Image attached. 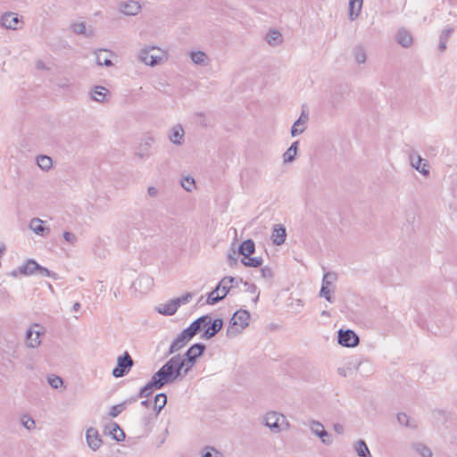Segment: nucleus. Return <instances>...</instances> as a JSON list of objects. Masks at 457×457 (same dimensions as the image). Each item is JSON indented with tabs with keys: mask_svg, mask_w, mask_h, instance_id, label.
Instances as JSON below:
<instances>
[{
	"mask_svg": "<svg viewBox=\"0 0 457 457\" xmlns=\"http://www.w3.org/2000/svg\"><path fill=\"white\" fill-rule=\"evenodd\" d=\"M190 371L181 354L172 356L157 372L151 381L140 390V396H147L153 389H161L165 385L183 379Z\"/></svg>",
	"mask_w": 457,
	"mask_h": 457,
	"instance_id": "1",
	"label": "nucleus"
},
{
	"mask_svg": "<svg viewBox=\"0 0 457 457\" xmlns=\"http://www.w3.org/2000/svg\"><path fill=\"white\" fill-rule=\"evenodd\" d=\"M138 62L149 67H155L166 62L169 59L167 51L159 46L145 45L137 54Z\"/></svg>",
	"mask_w": 457,
	"mask_h": 457,
	"instance_id": "2",
	"label": "nucleus"
},
{
	"mask_svg": "<svg viewBox=\"0 0 457 457\" xmlns=\"http://www.w3.org/2000/svg\"><path fill=\"white\" fill-rule=\"evenodd\" d=\"M250 313L246 310L237 311L230 319L229 325L227 328V336L236 337L243 332L249 325Z\"/></svg>",
	"mask_w": 457,
	"mask_h": 457,
	"instance_id": "3",
	"label": "nucleus"
},
{
	"mask_svg": "<svg viewBox=\"0 0 457 457\" xmlns=\"http://www.w3.org/2000/svg\"><path fill=\"white\" fill-rule=\"evenodd\" d=\"M234 283L237 286V281L233 277H224L217 285V287L209 293L207 298L208 304H215L222 300L234 287Z\"/></svg>",
	"mask_w": 457,
	"mask_h": 457,
	"instance_id": "4",
	"label": "nucleus"
},
{
	"mask_svg": "<svg viewBox=\"0 0 457 457\" xmlns=\"http://www.w3.org/2000/svg\"><path fill=\"white\" fill-rule=\"evenodd\" d=\"M262 424L268 428H287L289 422L281 412L270 411L262 417Z\"/></svg>",
	"mask_w": 457,
	"mask_h": 457,
	"instance_id": "5",
	"label": "nucleus"
},
{
	"mask_svg": "<svg viewBox=\"0 0 457 457\" xmlns=\"http://www.w3.org/2000/svg\"><path fill=\"white\" fill-rule=\"evenodd\" d=\"M45 328L38 323H34L26 332V345L29 348H37L41 345Z\"/></svg>",
	"mask_w": 457,
	"mask_h": 457,
	"instance_id": "6",
	"label": "nucleus"
},
{
	"mask_svg": "<svg viewBox=\"0 0 457 457\" xmlns=\"http://www.w3.org/2000/svg\"><path fill=\"white\" fill-rule=\"evenodd\" d=\"M133 360L128 352L117 358V366L112 370V376L121 378L130 370L133 366Z\"/></svg>",
	"mask_w": 457,
	"mask_h": 457,
	"instance_id": "7",
	"label": "nucleus"
},
{
	"mask_svg": "<svg viewBox=\"0 0 457 457\" xmlns=\"http://www.w3.org/2000/svg\"><path fill=\"white\" fill-rule=\"evenodd\" d=\"M204 350L205 345L204 344L198 343L193 345L190 348H188L185 354L181 355L188 365L190 370L195 365L197 358L204 353Z\"/></svg>",
	"mask_w": 457,
	"mask_h": 457,
	"instance_id": "8",
	"label": "nucleus"
},
{
	"mask_svg": "<svg viewBox=\"0 0 457 457\" xmlns=\"http://www.w3.org/2000/svg\"><path fill=\"white\" fill-rule=\"evenodd\" d=\"M359 337L356 333L351 329L338 331L337 342L339 345L345 347H354L359 344Z\"/></svg>",
	"mask_w": 457,
	"mask_h": 457,
	"instance_id": "9",
	"label": "nucleus"
},
{
	"mask_svg": "<svg viewBox=\"0 0 457 457\" xmlns=\"http://www.w3.org/2000/svg\"><path fill=\"white\" fill-rule=\"evenodd\" d=\"M411 166L425 177L429 176V164L419 154L413 152L409 155Z\"/></svg>",
	"mask_w": 457,
	"mask_h": 457,
	"instance_id": "10",
	"label": "nucleus"
},
{
	"mask_svg": "<svg viewBox=\"0 0 457 457\" xmlns=\"http://www.w3.org/2000/svg\"><path fill=\"white\" fill-rule=\"evenodd\" d=\"M154 278L147 274H141L133 282V287L140 294L148 293L154 287Z\"/></svg>",
	"mask_w": 457,
	"mask_h": 457,
	"instance_id": "11",
	"label": "nucleus"
},
{
	"mask_svg": "<svg viewBox=\"0 0 457 457\" xmlns=\"http://www.w3.org/2000/svg\"><path fill=\"white\" fill-rule=\"evenodd\" d=\"M91 100L99 104H104L108 102L111 97V93L108 88L103 86H95L88 92Z\"/></svg>",
	"mask_w": 457,
	"mask_h": 457,
	"instance_id": "12",
	"label": "nucleus"
},
{
	"mask_svg": "<svg viewBox=\"0 0 457 457\" xmlns=\"http://www.w3.org/2000/svg\"><path fill=\"white\" fill-rule=\"evenodd\" d=\"M119 11L128 16H135L141 11V4L134 0H126L119 4Z\"/></svg>",
	"mask_w": 457,
	"mask_h": 457,
	"instance_id": "13",
	"label": "nucleus"
},
{
	"mask_svg": "<svg viewBox=\"0 0 457 457\" xmlns=\"http://www.w3.org/2000/svg\"><path fill=\"white\" fill-rule=\"evenodd\" d=\"M1 24L8 29L16 30L22 24L21 19L14 12H6L1 18Z\"/></svg>",
	"mask_w": 457,
	"mask_h": 457,
	"instance_id": "14",
	"label": "nucleus"
},
{
	"mask_svg": "<svg viewBox=\"0 0 457 457\" xmlns=\"http://www.w3.org/2000/svg\"><path fill=\"white\" fill-rule=\"evenodd\" d=\"M96 61L99 66L111 67L113 65L112 58L116 57L115 53L107 49H98L95 52Z\"/></svg>",
	"mask_w": 457,
	"mask_h": 457,
	"instance_id": "15",
	"label": "nucleus"
},
{
	"mask_svg": "<svg viewBox=\"0 0 457 457\" xmlns=\"http://www.w3.org/2000/svg\"><path fill=\"white\" fill-rule=\"evenodd\" d=\"M309 120V113L306 111H303L300 117L294 122L290 134L292 137H296L303 134L306 128Z\"/></svg>",
	"mask_w": 457,
	"mask_h": 457,
	"instance_id": "16",
	"label": "nucleus"
},
{
	"mask_svg": "<svg viewBox=\"0 0 457 457\" xmlns=\"http://www.w3.org/2000/svg\"><path fill=\"white\" fill-rule=\"evenodd\" d=\"M212 318L210 315H204L195 321H193L188 328H186L187 334L191 337H195L198 332H200L204 327L211 323Z\"/></svg>",
	"mask_w": 457,
	"mask_h": 457,
	"instance_id": "17",
	"label": "nucleus"
},
{
	"mask_svg": "<svg viewBox=\"0 0 457 457\" xmlns=\"http://www.w3.org/2000/svg\"><path fill=\"white\" fill-rule=\"evenodd\" d=\"M192 338L193 337L187 334L186 329H184L180 334L178 335L175 340L171 343L169 349V353L172 354L174 353L179 352L183 347H185Z\"/></svg>",
	"mask_w": 457,
	"mask_h": 457,
	"instance_id": "18",
	"label": "nucleus"
},
{
	"mask_svg": "<svg viewBox=\"0 0 457 457\" xmlns=\"http://www.w3.org/2000/svg\"><path fill=\"white\" fill-rule=\"evenodd\" d=\"M452 419V414L443 410H435L431 413L433 424L437 427L450 425Z\"/></svg>",
	"mask_w": 457,
	"mask_h": 457,
	"instance_id": "19",
	"label": "nucleus"
},
{
	"mask_svg": "<svg viewBox=\"0 0 457 457\" xmlns=\"http://www.w3.org/2000/svg\"><path fill=\"white\" fill-rule=\"evenodd\" d=\"M185 131L183 127L180 124H177L173 126L168 133L169 140L176 145H181L184 142Z\"/></svg>",
	"mask_w": 457,
	"mask_h": 457,
	"instance_id": "20",
	"label": "nucleus"
},
{
	"mask_svg": "<svg viewBox=\"0 0 457 457\" xmlns=\"http://www.w3.org/2000/svg\"><path fill=\"white\" fill-rule=\"evenodd\" d=\"M396 41L401 46L409 48L413 45V37L408 29L400 28L396 33Z\"/></svg>",
	"mask_w": 457,
	"mask_h": 457,
	"instance_id": "21",
	"label": "nucleus"
},
{
	"mask_svg": "<svg viewBox=\"0 0 457 457\" xmlns=\"http://www.w3.org/2000/svg\"><path fill=\"white\" fill-rule=\"evenodd\" d=\"M287 238L286 228L281 224H277L272 228L271 240L274 245H281Z\"/></svg>",
	"mask_w": 457,
	"mask_h": 457,
	"instance_id": "22",
	"label": "nucleus"
},
{
	"mask_svg": "<svg viewBox=\"0 0 457 457\" xmlns=\"http://www.w3.org/2000/svg\"><path fill=\"white\" fill-rule=\"evenodd\" d=\"M86 439L88 446L96 451L103 445V440L98 430H86Z\"/></svg>",
	"mask_w": 457,
	"mask_h": 457,
	"instance_id": "23",
	"label": "nucleus"
},
{
	"mask_svg": "<svg viewBox=\"0 0 457 457\" xmlns=\"http://www.w3.org/2000/svg\"><path fill=\"white\" fill-rule=\"evenodd\" d=\"M176 304H178V303H175L174 299H170L167 303L156 305L155 311L162 315L171 316L175 314L178 310Z\"/></svg>",
	"mask_w": 457,
	"mask_h": 457,
	"instance_id": "24",
	"label": "nucleus"
},
{
	"mask_svg": "<svg viewBox=\"0 0 457 457\" xmlns=\"http://www.w3.org/2000/svg\"><path fill=\"white\" fill-rule=\"evenodd\" d=\"M29 228L37 235L46 236L50 233V228L43 225V220L39 218H33L29 221Z\"/></svg>",
	"mask_w": 457,
	"mask_h": 457,
	"instance_id": "25",
	"label": "nucleus"
},
{
	"mask_svg": "<svg viewBox=\"0 0 457 457\" xmlns=\"http://www.w3.org/2000/svg\"><path fill=\"white\" fill-rule=\"evenodd\" d=\"M209 326L202 335L204 339H210L213 337L222 328L223 320L221 319H215L212 322L211 321Z\"/></svg>",
	"mask_w": 457,
	"mask_h": 457,
	"instance_id": "26",
	"label": "nucleus"
},
{
	"mask_svg": "<svg viewBox=\"0 0 457 457\" xmlns=\"http://www.w3.org/2000/svg\"><path fill=\"white\" fill-rule=\"evenodd\" d=\"M37 269H39V264L34 260H29L24 265L19 268V271L22 275L29 276L37 273Z\"/></svg>",
	"mask_w": 457,
	"mask_h": 457,
	"instance_id": "27",
	"label": "nucleus"
},
{
	"mask_svg": "<svg viewBox=\"0 0 457 457\" xmlns=\"http://www.w3.org/2000/svg\"><path fill=\"white\" fill-rule=\"evenodd\" d=\"M255 251V245L252 239L245 240L239 246V253L243 257L252 255Z\"/></svg>",
	"mask_w": 457,
	"mask_h": 457,
	"instance_id": "28",
	"label": "nucleus"
},
{
	"mask_svg": "<svg viewBox=\"0 0 457 457\" xmlns=\"http://www.w3.org/2000/svg\"><path fill=\"white\" fill-rule=\"evenodd\" d=\"M36 161L37 166L44 171H48L53 168V159L48 155H38Z\"/></svg>",
	"mask_w": 457,
	"mask_h": 457,
	"instance_id": "29",
	"label": "nucleus"
},
{
	"mask_svg": "<svg viewBox=\"0 0 457 457\" xmlns=\"http://www.w3.org/2000/svg\"><path fill=\"white\" fill-rule=\"evenodd\" d=\"M396 419L399 426L410 428H416L418 426L415 420L404 412H399L396 415Z\"/></svg>",
	"mask_w": 457,
	"mask_h": 457,
	"instance_id": "30",
	"label": "nucleus"
},
{
	"mask_svg": "<svg viewBox=\"0 0 457 457\" xmlns=\"http://www.w3.org/2000/svg\"><path fill=\"white\" fill-rule=\"evenodd\" d=\"M298 141L294 142L289 148L283 154V161L285 163L292 162L297 154Z\"/></svg>",
	"mask_w": 457,
	"mask_h": 457,
	"instance_id": "31",
	"label": "nucleus"
},
{
	"mask_svg": "<svg viewBox=\"0 0 457 457\" xmlns=\"http://www.w3.org/2000/svg\"><path fill=\"white\" fill-rule=\"evenodd\" d=\"M363 0H357V3L354 2L353 5H351V0H349V19L351 21H354L357 19L361 12Z\"/></svg>",
	"mask_w": 457,
	"mask_h": 457,
	"instance_id": "32",
	"label": "nucleus"
},
{
	"mask_svg": "<svg viewBox=\"0 0 457 457\" xmlns=\"http://www.w3.org/2000/svg\"><path fill=\"white\" fill-rule=\"evenodd\" d=\"M191 61L197 65H206L208 56L202 51H193L190 53Z\"/></svg>",
	"mask_w": 457,
	"mask_h": 457,
	"instance_id": "33",
	"label": "nucleus"
},
{
	"mask_svg": "<svg viewBox=\"0 0 457 457\" xmlns=\"http://www.w3.org/2000/svg\"><path fill=\"white\" fill-rule=\"evenodd\" d=\"M412 449L422 457H432V450L424 445L423 443L418 442L412 445Z\"/></svg>",
	"mask_w": 457,
	"mask_h": 457,
	"instance_id": "34",
	"label": "nucleus"
},
{
	"mask_svg": "<svg viewBox=\"0 0 457 457\" xmlns=\"http://www.w3.org/2000/svg\"><path fill=\"white\" fill-rule=\"evenodd\" d=\"M266 40L270 46H277L282 43L283 37L281 33L277 30H272L267 34Z\"/></svg>",
	"mask_w": 457,
	"mask_h": 457,
	"instance_id": "35",
	"label": "nucleus"
},
{
	"mask_svg": "<svg viewBox=\"0 0 457 457\" xmlns=\"http://www.w3.org/2000/svg\"><path fill=\"white\" fill-rule=\"evenodd\" d=\"M335 291V286L331 285H326L322 283L320 291V296L324 297L327 301L329 303H333L334 299L332 298L331 295Z\"/></svg>",
	"mask_w": 457,
	"mask_h": 457,
	"instance_id": "36",
	"label": "nucleus"
},
{
	"mask_svg": "<svg viewBox=\"0 0 457 457\" xmlns=\"http://www.w3.org/2000/svg\"><path fill=\"white\" fill-rule=\"evenodd\" d=\"M354 448L359 456H361V457H370V450H369L366 443L363 440H361V439L358 440L355 444Z\"/></svg>",
	"mask_w": 457,
	"mask_h": 457,
	"instance_id": "37",
	"label": "nucleus"
},
{
	"mask_svg": "<svg viewBox=\"0 0 457 457\" xmlns=\"http://www.w3.org/2000/svg\"><path fill=\"white\" fill-rule=\"evenodd\" d=\"M166 403H167L166 395L164 393H160V394L156 395L154 397V409L157 412H160L162 410V408L165 406Z\"/></svg>",
	"mask_w": 457,
	"mask_h": 457,
	"instance_id": "38",
	"label": "nucleus"
},
{
	"mask_svg": "<svg viewBox=\"0 0 457 457\" xmlns=\"http://www.w3.org/2000/svg\"><path fill=\"white\" fill-rule=\"evenodd\" d=\"M241 262L246 267H253L257 268L262 264V257H251V255L247 257H243Z\"/></svg>",
	"mask_w": 457,
	"mask_h": 457,
	"instance_id": "39",
	"label": "nucleus"
},
{
	"mask_svg": "<svg viewBox=\"0 0 457 457\" xmlns=\"http://www.w3.org/2000/svg\"><path fill=\"white\" fill-rule=\"evenodd\" d=\"M180 184L187 192H192L195 188V180L191 176L183 177Z\"/></svg>",
	"mask_w": 457,
	"mask_h": 457,
	"instance_id": "40",
	"label": "nucleus"
},
{
	"mask_svg": "<svg viewBox=\"0 0 457 457\" xmlns=\"http://www.w3.org/2000/svg\"><path fill=\"white\" fill-rule=\"evenodd\" d=\"M313 434L320 438L322 443L325 445H330L333 441L332 435L328 432V430H312Z\"/></svg>",
	"mask_w": 457,
	"mask_h": 457,
	"instance_id": "41",
	"label": "nucleus"
},
{
	"mask_svg": "<svg viewBox=\"0 0 457 457\" xmlns=\"http://www.w3.org/2000/svg\"><path fill=\"white\" fill-rule=\"evenodd\" d=\"M47 382L51 387L54 389H59L63 386V380L61 377L57 375H50L47 377Z\"/></svg>",
	"mask_w": 457,
	"mask_h": 457,
	"instance_id": "42",
	"label": "nucleus"
},
{
	"mask_svg": "<svg viewBox=\"0 0 457 457\" xmlns=\"http://www.w3.org/2000/svg\"><path fill=\"white\" fill-rule=\"evenodd\" d=\"M354 59L358 63H364L367 59L366 52L364 47L356 46L353 50Z\"/></svg>",
	"mask_w": 457,
	"mask_h": 457,
	"instance_id": "43",
	"label": "nucleus"
},
{
	"mask_svg": "<svg viewBox=\"0 0 457 457\" xmlns=\"http://www.w3.org/2000/svg\"><path fill=\"white\" fill-rule=\"evenodd\" d=\"M130 403H131V400H129V401H125L121 403L112 406L109 411L110 416L116 417L120 412H122L126 409L127 404Z\"/></svg>",
	"mask_w": 457,
	"mask_h": 457,
	"instance_id": "44",
	"label": "nucleus"
},
{
	"mask_svg": "<svg viewBox=\"0 0 457 457\" xmlns=\"http://www.w3.org/2000/svg\"><path fill=\"white\" fill-rule=\"evenodd\" d=\"M72 30L79 35L92 36V32L87 33L85 22H78L72 25Z\"/></svg>",
	"mask_w": 457,
	"mask_h": 457,
	"instance_id": "45",
	"label": "nucleus"
},
{
	"mask_svg": "<svg viewBox=\"0 0 457 457\" xmlns=\"http://www.w3.org/2000/svg\"><path fill=\"white\" fill-rule=\"evenodd\" d=\"M337 279V275L335 272H326L323 275L322 282L326 285L335 286V282Z\"/></svg>",
	"mask_w": 457,
	"mask_h": 457,
	"instance_id": "46",
	"label": "nucleus"
},
{
	"mask_svg": "<svg viewBox=\"0 0 457 457\" xmlns=\"http://www.w3.org/2000/svg\"><path fill=\"white\" fill-rule=\"evenodd\" d=\"M151 148V144L146 142L145 144H142L139 145L138 147V151L137 153V154L140 157V158H144V157H146L149 155L148 152Z\"/></svg>",
	"mask_w": 457,
	"mask_h": 457,
	"instance_id": "47",
	"label": "nucleus"
},
{
	"mask_svg": "<svg viewBox=\"0 0 457 457\" xmlns=\"http://www.w3.org/2000/svg\"><path fill=\"white\" fill-rule=\"evenodd\" d=\"M202 457H223V456L215 448L207 446L204 448V452Z\"/></svg>",
	"mask_w": 457,
	"mask_h": 457,
	"instance_id": "48",
	"label": "nucleus"
},
{
	"mask_svg": "<svg viewBox=\"0 0 457 457\" xmlns=\"http://www.w3.org/2000/svg\"><path fill=\"white\" fill-rule=\"evenodd\" d=\"M337 373L341 377H348L351 376L353 373V368L351 366V364H347L344 367H340L337 369Z\"/></svg>",
	"mask_w": 457,
	"mask_h": 457,
	"instance_id": "49",
	"label": "nucleus"
},
{
	"mask_svg": "<svg viewBox=\"0 0 457 457\" xmlns=\"http://www.w3.org/2000/svg\"><path fill=\"white\" fill-rule=\"evenodd\" d=\"M192 297L193 295L191 293H187L180 297L174 298L175 303H178V304H176L177 308L179 309L181 304L187 303L192 299Z\"/></svg>",
	"mask_w": 457,
	"mask_h": 457,
	"instance_id": "50",
	"label": "nucleus"
},
{
	"mask_svg": "<svg viewBox=\"0 0 457 457\" xmlns=\"http://www.w3.org/2000/svg\"><path fill=\"white\" fill-rule=\"evenodd\" d=\"M21 424L24 427V428L29 429L35 425V421L29 415H23L21 418Z\"/></svg>",
	"mask_w": 457,
	"mask_h": 457,
	"instance_id": "51",
	"label": "nucleus"
},
{
	"mask_svg": "<svg viewBox=\"0 0 457 457\" xmlns=\"http://www.w3.org/2000/svg\"><path fill=\"white\" fill-rule=\"evenodd\" d=\"M108 435L116 441H122L125 438V430H108Z\"/></svg>",
	"mask_w": 457,
	"mask_h": 457,
	"instance_id": "52",
	"label": "nucleus"
},
{
	"mask_svg": "<svg viewBox=\"0 0 457 457\" xmlns=\"http://www.w3.org/2000/svg\"><path fill=\"white\" fill-rule=\"evenodd\" d=\"M37 273H38L42 277H52L54 279L57 278V275L55 273L50 271L48 269H46L43 266H40V265H39V269H37Z\"/></svg>",
	"mask_w": 457,
	"mask_h": 457,
	"instance_id": "53",
	"label": "nucleus"
},
{
	"mask_svg": "<svg viewBox=\"0 0 457 457\" xmlns=\"http://www.w3.org/2000/svg\"><path fill=\"white\" fill-rule=\"evenodd\" d=\"M245 287H247L246 290L251 293V294H253L255 295L253 301L254 303H256L259 299V295H260V293L257 291V287L254 285V284H252V283H248V282H245Z\"/></svg>",
	"mask_w": 457,
	"mask_h": 457,
	"instance_id": "54",
	"label": "nucleus"
},
{
	"mask_svg": "<svg viewBox=\"0 0 457 457\" xmlns=\"http://www.w3.org/2000/svg\"><path fill=\"white\" fill-rule=\"evenodd\" d=\"M262 277L266 279H270L273 277L274 272L271 268L266 266L261 270Z\"/></svg>",
	"mask_w": 457,
	"mask_h": 457,
	"instance_id": "55",
	"label": "nucleus"
},
{
	"mask_svg": "<svg viewBox=\"0 0 457 457\" xmlns=\"http://www.w3.org/2000/svg\"><path fill=\"white\" fill-rule=\"evenodd\" d=\"M63 238L70 244H75L77 242V236L74 233L65 231L63 233Z\"/></svg>",
	"mask_w": 457,
	"mask_h": 457,
	"instance_id": "56",
	"label": "nucleus"
},
{
	"mask_svg": "<svg viewBox=\"0 0 457 457\" xmlns=\"http://www.w3.org/2000/svg\"><path fill=\"white\" fill-rule=\"evenodd\" d=\"M291 306L295 309V312H299L303 306V302L301 299H295L291 303Z\"/></svg>",
	"mask_w": 457,
	"mask_h": 457,
	"instance_id": "57",
	"label": "nucleus"
},
{
	"mask_svg": "<svg viewBox=\"0 0 457 457\" xmlns=\"http://www.w3.org/2000/svg\"><path fill=\"white\" fill-rule=\"evenodd\" d=\"M453 28H446V29L442 30L439 38H444L445 37V40L447 41L448 38L453 34Z\"/></svg>",
	"mask_w": 457,
	"mask_h": 457,
	"instance_id": "58",
	"label": "nucleus"
},
{
	"mask_svg": "<svg viewBox=\"0 0 457 457\" xmlns=\"http://www.w3.org/2000/svg\"><path fill=\"white\" fill-rule=\"evenodd\" d=\"M147 193L151 197H156L159 194V191L155 187H149L147 188Z\"/></svg>",
	"mask_w": 457,
	"mask_h": 457,
	"instance_id": "59",
	"label": "nucleus"
},
{
	"mask_svg": "<svg viewBox=\"0 0 457 457\" xmlns=\"http://www.w3.org/2000/svg\"><path fill=\"white\" fill-rule=\"evenodd\" d=\"M71 82L69 79H63L60 80L58 83V86L62 88L69 87L71 86Z\"/></svg>",
	"mask_w": 457,
	"mask_h": 457,
	"instance_id": "60",
	"label": "nucleus"
},
{
	"mask_svg": "<svg viewBox=\"0 0 457 457\" xmlns=\"http://www.w3.org/2000/svg\"><path fill=\"white\" fill-rule=\"evenodd\" d=\"M446 44H447V41L445 40V37L444 38H439V50L441 52H444L445 49H446Z\"/></svg>",
	"mask_w": 457,
	"mask_h": 457,
	"instance_id": "61",
	"label": "nucleus"
},
{
	"mask_svg": "<svg viewBox=\"0 0 457 457\" xmlns=\"http://www.w3.org/2000/svg\"><path fill=\"white\" fill-rule=\"evenodd\" d=\"M305 426H310L312 428H313V427H320L321 428H324V426L320 422L315 421V420L309 421L308 423L305 424Z\"/></svg>",
	"mask_w": 457,
	"mask_h": 457,
	"instance_id": "62",
	"label": "nucleus"
},
{
	"mask_svg": "<svg viewBox=\"0 0 457 457\" xmlns=\"http://www.w3.org/2000/svg\"><path fill=\"white\" fill-rule=\"evenodd\" d=\"M79 308H80V304L79 303H75L73 305V310L75 312H77V311H79Z\"/></svg>",
	"mask_w": 457,
	"mask_h": 457,
	"instance_id": "63",
	"label": "nucleus"
},
{
	"mask_svg": "<svg viewBox=\"0 0 457 457\" xmlns=\"http://www.w3.org/2000/svg\"><path fill=\"white\" fill-rule=\"evenodd\" d=\"M112 428L119 429V428H120V426H119L118 424L113 423V424H112Z\"/></svg>",
	"mask_w": 457,
	"mask_h": 457,
	"instance_id": "64",
	"label": "nucleus"
}]
</instances>
